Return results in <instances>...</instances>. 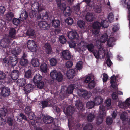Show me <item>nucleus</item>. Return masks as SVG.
Listing matches in <instances>:
<instances>
[{
  "mask_svg": "<svg viewBox=\"0 0 130 130\" xmlns=\"http://www.w3.org/2000/svg\"><path fill=\"white\" fill-rule=\"evenodd\" d=\"M17 83L19 86L23 87L26 83V80L24 78H21L18 80Z\"/></svg>",
  "mask_w": 130,
  "mask_h": 130,
  "instance_id": "473e14b6",
  "label": "nucleus"
},
{
  "mask_svg": "<svg viewBox=\"0 0 130 130\" xmlns=\"http://www.w3.org/2000/svg\"><path fill=\"white\" fill-rule=\"evenodd\" d=\"M52 101L48 99L47 100L43 101L41 102L42 106V108L47 107L51 106L52 105Z\"/></svg>",
  "mask_w": 130,
  "mask_h": 130,
  "instance_id": "aec40b11",
  "label": "nucleus"
},
{
  "mask_svg": "<svg viewBox=\"0 0 130 130\" xmlns=\"http://www.w3.org/2000/svg\"><path fill=\"white\" fill-rule=\"evenodd\" d=\"M1 93L3 96H7L9 95L10 93V90L7 87L3 88L2 90Z\"/></svg>",
  "mask_w": 130,
  "mask_h": 130,
  "instance_id": "b1692460",
  "label": "nucleus"
},
{
  "mask_svg": "<svg viewBox=\"0 0 130 130\" xmlns=\"http://www.w3.org/2000/svg\"><path fill=\"white\" fill-rule=\"evenodd\" d=\"M38 25L40 28L44 30L48 29L50 28L49 25L45 21H39Z\"/></svg>",
  "mask_w": 130,
  "mask_h": 130,
  "instance_id": "4468645a",
  "label": "nucleus"
},
{
  "mask_svg": "<svg viewBox=\"0 0 130 130\" xmlns=\"http://www.w3.org/2000/svg\"><path fill=\"white\" fill-rule=\"evenodd\" d=\"M16 45H14L13 44L10 46V51L9 50V52H11L12 54L14 55H19L21 52V50L19 48L17 47Z\"/></svg>",
  "mask_w": 130,
  "mask_h": 130,
  "instance_id": "9b49d317",
  "label": "nucleus"
},
{
  "mask_svg": "<svg viewBox=\"0 0 130 130\" xmlns=\"http://www.w3.org/2000/svg\"><path fill=\"white\" fill-rule=\"evenodd\" d=\"M7 111L6 108H2L0 110V115L5 116L7 114Z\"/></svg>",
  "mask_w": 130,
  "mask_h": 130,
  "instance_id": "c03bdc74",
  "label": "nucleus"
},
{
  "mask_svg": "<svg viewBox=\"0 0 130 130\" xmlns=\"http://www.w3.org/2000/svg\"><path fill=\"white\" fill-rule=\"evenodd\" d=\"M14 57H9L8 60L6 58L3 60V62L6 66H9L10 64L12 66H15L18 62L17 58V57L14 56Z\"/></svg>",
  "mask_w": 130,
  "mask_h": 130,
  "instance_id": "39448f33",
  "label": "nucleus"
},
{
  "mask_svg": "<svg viewBox=\"0 0 130 130\" xmlns=\"http://www.w3.org/2000/svg\"><path fill=\"white\" fill-rule=\"evenodd\" d=\"M74 88V86L73 85H70L67 89V92L69 94L72 93Z\"/></svg>",
  "mask_w": 130,
  "mask_h": 130,
  "instance_id": "79ce46f5",
  "label": "nucleus"
},
{
  "mask_svg": "<svg viewBox=\"0 0 130 130\" xmlns=\"http://www.w3.org/2000/svg\"><path fill=\"white\" fill-rule=\"evenodd\" d=\"M78 47L77 51L81 53L85 51L87 49V44L81 41L79 43H77Z\"/></svg>",
  "mask_w": 130,
  "mask_h": 130,
  "instance_id": "9d476101",
  "label": "nucleus"
},
{
  "mask_svg": "<svg viewBox=\"0 0 130 130\" xmlns=\"http://www.w3.org/2000/svg\"><path fill=\"white\" fill-rule=\"evenodd\" d=\"M73 64V63L72 61H69L66 63L65 66L67 68H68L72 67Z\"/></svg>",
  "mask_w": 130,
  "mask_h": 130,
  "instance_id": "e2e57ef3",
  "label": "nucleus"
},
{
  "mask_svg": "<svg viewBox=\"0 0 130 130\" xmlns=\"http://www.w3.org/2000/svg\"><path fill=\"white\" fill-rule=\"evenodd\" d=\"M5 25V22L2 20H0V29H2Z\"/></svg>",
  "mask_w": 130,
  "mask_h": 130,
  "instance_id": "0e129e2a",
  "label": "nucleus"
},
{
  "mask_svg": "<svg viewBox=\"0 0 130 130\" xmlns=\"http://www.w3.org/2000/svg\"><path fill=\"white\" fill-rule=\"evenodd\" d=\"M115 39L113 37L109 38L107 41V45L109 47H112L115 45Z\"/></svg>",
  "mask_w": 130,
  "mask_h": 130,
  "instance_id": "bb28decb",
  "label": "nucleus"
},
{
  "mask_svg": "<svg viewBox=\"0 0 130 130\" xmlns=\"http://www.w3.org/2000/svg\"><path fill=\"white\" fill-rule=\"evenodd\" d=\"M94 118L95 116L94 115L90 113L88 115L87 119L89 121L91 122L94 120Z\"/></svg>",
  "mask_w": 130,
  "mask_h": 130,
  "instance_id": "a18cd8bd",
  "label": "nucleus"
},
{
  "mask_svg": "<svg viewBox=\"0 0 130 130\" xmlns=\"http://www.w3.org/2000/svg\"><path fill=\"white\" fill-rule=\"evenodd\" d=\"M59 40L60 42L63 44H64L66 41L65 37L63 35H61L59 36Z\"/></svg>",
  "mask_w": 130,
  "mask_h": 130,
  "instance_id": "de8ad7c7",
  "label": "nucleus"
},
{
  "mask_svg": "<svg viewBox=\"0 0 130 130\" xmlns=\"http://www.w3.org/2000/svg\"><path fill=\"white\" fill-rule=\"evenodd\" d=\"M31 62L32 65L35 67H38L40 64L39 60L37 58H32Z\"/></svg>",
  "mask_w": 130,
  "mask_h": 130,
  "instance_id": "c756f323",
  "label": "nucleus"
},
{
  "mask_svg": "<svg viewBox=\"0 0 130 130\" xmlns=\"http://www.w3.org/2000/svg\"><path fill=\"white\" fill-rule=\"evenodd\" d=\"M108 22L106 20H104L101 23L98 22L94 23L93 25L92 33L94 34H98L99 32L100 27L106 28L108 26Z\"/></svg>",
  "mask_w": 130,
  "mask_h": 130,
  "instance_id": "f03ea898",
  "label": "nucleus"
},
{
  "mask_svg": "<svg viewBox=\"0 0 130 130\" xmlns=\"http://www.w3.org/2000/svg\"><path fill=\"white\" fill-rule=\"evenodd\" d=\"M94 10L96 13H100L101 11V8L100 6L96 5L95 6Z\"/></svg>",
  "mask_w": 130,
  "mask_h": 130,
  "instance_id": "603ef678",
  "label": "nucleus"
},
{
  "mask_svg": "<svg viewBox=\"0 0 130 130\" xmlns=\"http://www.w3.org/2000/svg\"><path fill=\"white\" fill-rule=\"evenodd\" d=\"M7 122L10 126H12L14 122L13 119L11 118H8L7 119Z\"/></svg>",
  "mask_w": 130,
  "mask_h": 130,
  "instance_id": "3c124183",
  "label": "nucleus"
},
{
  "mask_svg": "<svg viewBox=\"0 0 130 130\" xmlns=\"http://www.w3.org/2000/svg\"><path fill=\"white\" fill-rule=\"evenodd\" d=\"M32 7V10L30 12L29 15L30 18H34L36 17L37 12L41 11L42 9L40 4L38 3L33 4Z\"/></svg>",
  "mask_w": 130,
  "mask_h": 130,
  "instance_id": "7ed1b4c3",
  "label": "nucleus"
},
{
  "mask_svg": "<svg viewBox=\"0 0 130 130\" xmlns=\"http://www.w3.org/2000/svg\"><path fill=\"white\" fill-rule=\"evenodd\" d=\"M42 77L40 74H38L35 75L33 78V82L35 83H38L42 80Z\"/></svg>",
  "mask_w": 130,
  "mask_h": 130,
  "instance_id": "cd10ccee",
  "label": "nucleus"
},
{
  "mask_svg": "<svg viewBox=\"0 0 130 130\" xmlns=\"http://www.w3.org/2000/svg\"><path fill=\"white\" fill-rule=\"evenodd\" d=\"M19 75V72L17 70H14L11 73V77L13 80H16L18 77Z\"/></svg>",
  "mask_w": 130,
  "mask_h": 130,
  "instance_id": "5701e85b",
  "label": "nucleus"
},
{
  "mask_svg": "<svg viewBox=\"0 0 130 130\" xmlns=\"http://www.w3.org/2000/svg\"><path fill=\"white\" fill-rule=\"evenodd\" d=\"M34 88V85L30 84H28L23 88V89L26 93H27L31 92Z\"/></svg>",
  "mask_w": 130,
  "mask_h": 130,
  "instance_id": "f3484780",
  "label": "nucleus"
},
{
  "mask_svg": "<svg viewBox=\"0 0 130 130\" xmlns=\"http://www.w3.org/2000/svg\"><path fill=\"white\" fill-rule=\"evenodd\" d=\"M77 23L78 26L80 28L83 27L85 25V22L81 20H79Z\"/></svg>",
  "mask_w": 130,
  "mask_h": 130,
  "instance_id": "4d7b16f0",
  "label": "nucleus"
},
{
  "mask_svg": "<svg viewBox=\"0 0 130 130\" xmlns=\"http://www.w3.org/2000/svg\"><path fill=\"white\" fill-rule=\"evenodd\" d=\"M83 63L82 61H79L78 62L76 65V67L77 70H80L83 68Z\"/></svg>",
  "mask_w": 130,
  "mask_h": 130,
  "instance_id": "37998d69",
  "label": "nucleus"
},
{
  "mask_svg": "<svg viewBox=\"0 0 130 130\" xmlns=\"http://www.w3.org/2000/svg\"><path fill=\"white\" fill-rule=\"evenodd\" d=\"M75 72L74 70L71 69H69L67 72L66 75L68 78L69 79L72 78L75 75Z\"/></svg>",
  "mask_w": 130,
  "mask_h": 130,
  "instance_id": "6ab92c4d",
  "label": "nucleus"
},
{
  "mask_svg": "<svg viewBox=\"0 0 130 130\" xmlns=\"http://www.w3.org/2000/svg\"><path fill=\"white\" fill-rule=\"evenodd\" d=\"M20 21L18 19L14 18L13 19V23L14 24L16 25H19L20 24Z\"/></svg>",
  "mask_w": 130,
  "mask_h": 130,
  "instance_id": "13d9d810",
  "label": "nucleus"
},
{
  "mask_svg": "<svg viewBox=\"0 0 130 130\" xmlns=\"http://www.w3.org/2000/svg\"><path fill=\"white\" fill-rule=\"evenodd\" d=\"M9 44V39L7 38H4L1 40L0 46L3 48H6V50L8 52L9 50L10 51V48L8 47Z\"/></svg>",
  "mask_w": 130,
  "mask_h": 130,
  "instance_id": "1a4fd4ad",
  "label": "nucleus"
},
{
  "mask_svg": "<svg viewBox=\"0 0 130 130\" xmlns=\"http://www.w3.org/2000/svg\"><path fill=\"white\" fill-rule=\"evenodd\" d=\"M62 7H61L60 9L61 10L64 9V14L66 16H69L71 14V12L70 8L68 7H66V5L64 3H62L61 4Z\"/></svg>",
  "mask_w": 130,
  "mask_h": 130,
  "instance_id": "f8f14e48",
  "label": "nucleus"
},
{
  "mask_svg": "<svg viewBox=\"0 0 130 130\" xmlns=\"http://www.w3.org/2000/svg\"><path fill=\"white\" fill-rule=\"evenodd\" d=\"M40 69L41 72L46 73L47 72L48 70L47 65L45 63H42L40 66Z\"/></svg>",
  "mask_w": 130,
  "mask_h": 130,
  "instance_id": "c85d7f7f",
  "label": "nucleus"
},
{
  "mask_svg": "<svg viewBox=\"0 0 130 130\" xmlns=\"http://www.w3.org/2000/svg\"><path fill=\"white\" fill-rule=\"evenodd\" d=\"M95 105L93 101H89L86 104V107L88 109H91L93 108Z\"/></svg>",
  "mask_w": 130,
  "mask_h": 130,
  "instance_id": "ea45409f",
  "label": "nucleus"
},
{
  "mask_svg": "<svg viewBox=\"0 0 130 130\" xmlns=\"http://www.w3.org/2000/svg\"><path fill=\"white\" fill-rule=\"evenodd\" d=\"M14 17V14L12 12L10 11L8 12L5 15L6 18L7 20H10L13 17Z\"/></svg>",
  "mask_w": 130,
  "mask_h": 130,
  "instance_id": "72a5a7b5",
  "label": "nucleus"
},
{
  "mask_svg": "<svg viewBox=\"0 0 130 130\" xmlns=\"http://www.w3.org/2000/svg\"><path fill=\"white\" fill-rule=\"evenodd\" d=\"M103 99L100 96H96L93 99V102L95 105H98L102 103Z\"/></svg>",
  "mask_w": 130,
  "mask_h": 130,
  "instance_id": "412c9836",
  "label": "nucleus"
},
{
  "mask_svg": "<svg viewBox=\"0 0 130 130\" xmlns=\"http://www.w3.org/2000/svg\"><path fill=\"white\" fill-rule=\"evenodd\" d=\"M37 84V87L39 89L42 88L44 86V83L43 82H39L38 83H36Z\"/></svg>",
  "mask_w": 130,
  "mask_h": 130,
  "instance_id": "052dcab7",
  "label": "nucleus"
},
{
  "mask_svg": "<svg viewBox=\"0 0 130 130\" xmlns=\"http://www.w3.org/2000/svg\"><path fill=\"white\" fill-rule=\"evenodd\" d=\"M26 55L25 54H24L23 56L21 59L20 63L22 66H26L27 64L28 63V60L26 59L25 58V57H26Z\"/></svg>",
  "mask_w": 130,
  "mask_h": 130,
  "instance_id": "4be33fe9",
  "label": "nucleus"
},
{
  "mask_svg": "<svg viewBox=\"0 0 130 130\" xmlns=\"http://www.w3.org/2000/svg\"><path fill=\"white\" fill-rule=\"evenodd\" d=\"M25 113L28 115L30 113V112H32L30 109V107L29 106H27L25 108Z\"/></svg>",
  "mask_w": 130,
  "mask_h": 130,
  "instance_id": "774afa93",
  "label": "nucleus"
},
{
  "mask_svg": "<svg viewBox=\"0 0 130 130\" xmlns=\"http://www.w3.org/2000/svg\"><path fill=\"white\" fill-rule=\"evenodd\" d=\"M38 119H42L43 121L45 123L48 124L52 123L53 121V119L52 118L48 116H44L42 115V116H41V118H38Z\"/></svg>",
  "mask_w": 130,
  "mask_h": 130,
  "instance_id": "ddd939ff",
  "label": "nucleus"
},
{
  "mask_svg": "<svg viewBox=\"0 0 130 130\" xmlns=\"http://www.w3.org/2000/svg\"><path fill=\"white\" fill-rule=\"evenodd\" d=\"M73 8L76 11V12H79L80 11V4L78 3L77 5L73 7Z\"/></svg>",
  "mask_w": 130,
  "mask_h": 130,
  "instance_id": "69168bd1",
  "label": "nucleus"
},
{
  "mask_svg": "<svg viewBox=\"0 0 130 130\" xmlns=\"http://www.w3.org/2000/svg\"><path fill=\"white\" fill-rule=\"evenodd\" d=\"M62 56L63 58L66 60L70 59L71 55L69 51L68 50H64L62 52Z\"/></svg>",
  "mask_w": 130,
  "mask_h": 130,
  "instance_id": "dca6fc26",
  "label": "nucleus"
},
{
  "mask_svg": "<svg viewBox=\"0 0 130 130\" xmlns=\"http://www.w3.org/2000/svg\"><path fill=\"white\" fill-rule=\"evenodd\" d=\"M49 61L50 65L52 66L56 65L58 62L57 59L54 58H53L50 59Z\"/></svg>",
  "mask_w": 130,
  "mask_h": 130,
  "instance_id": "c9c22d12",
  "label": "nucleus"
},
{
  "mask_svg": "<svg viewBox=\"0 0 130 130\" xmlns=\"http://www.w3.org/2000/svg\"><path fill=\"white\" fill-rule=\"evenodd\" d=\"M117 78V76L116 77L115 76H113L112 77H111L110 82L112 87L115 90L117 91L118 90L117 86L115 83L116 81V78Z\"/></svg>",
  "mask_w": 130,
  "mask_h": 130,
  "instance_id": "a211bd4d",
  "label": "nucleus"
},
{
  "mask_svg": "<svg viewBox=\"0 0 130 130\" xmlns=\"http://www.w3.org/2000/svg\"><path fill=\"white\" fill-rule=\"evenodd\" d=\"M56 78L55 79L58 81L60 82L62 80L63 76L60 72H58L56 75Z\"/></svg>",
  "mask_w": 130,
  "mask_h": 130,
  "instance_id": "e433bc0d",
  "label": "nucleus"
},
{
  "mask_svg": "<svg viewBox=\"0 0 130 130\" xmlns=\"http://www.w3.org/2000/svg\"><path fill=\"white\" fill-rule=\"evenodd\" d=\"M122 3L123 4H125L127 5L129 13H130V0H124L122 1Z\"/></svg>",
  "mask_w": 130,
  "mask_h": 130,
  "instance_id": "a19ab883",
  "label": "nucleus"
},
{
  "mask_svg": "<svg viewBox=\"0 0 130 130\" xmlns=\"http://www.w3.org/2000/svg\"><path fill=\"white\" fill-rule=\"evenodd\" d=\"M106 115V110L105 107L102 105H101L99 107V114L97 119V123L98 124H101L103 121V117Z\"/></svg>",
  "mask_w": 130,
  "mask_h": 130,
  "instance_id": "20e7f679",
  "label": "nucleus"
},
{
  "mask_svg": "<svg viewBox=\"0 0 130 130\" xmlns=\"http://www.w3.org/2000/svg\"><path fill=\"white\" fill-rule=\"evenodd\" d=\"M92 126L90 124L86 126L84 128V130H91L92 129Z\"/></svg>",
  "mask_w": 130,
  "mask_h": 130,
  "instance_id": "338daca9",
  "label": "nucleus"
},
{
  "mask_svg": "<svg viewBox=\"0 0 130 130\" xmlns=\"http://www.w3.org/2000/svg\"><path fill=\"white\" fill-rule=\"evenodd\" d=\"M28 17V14L26 11L24 10H21L19 18L21 20H25Z\"/></svg>",
  "mask_w": 130,
  "mask_h": 130,
  "instance_id": "393cba45",
  "label": "nucleus"
},
{
  "mask_svg": "<svg viewBox=\"0 0 130 130\" xmlns=\"http://www.w3.org/2000/svg\"><path fill=\"white\" fill-rule=\"evenodd\" d=\"M16 31L15 28H10L9 31V36L11 38L14 37L15 36Z\"/></svg>",
  "mask_w": 130,
  "mask_h": 130,
  "instance_id": "58836bf2",
  "label": "nucleus"
},
{
  "mask_svg": "<svg viewBox=\"0 0 130 130\" xmlns=\"http://www.w3.org/2000/svg\"><path fill=\"white\" fill-rule=\"evenodd\" d=\"M77 92L78 95L80 97H83L86 99H88L91 95V92L80 89L77 90Z\"/></svg>",
  "mask_w": 130,
  "mask_h": 130,
  "instance_id": "0eeeda50",
  "label": "nucleus"
},
{
  "mask_svg": "<svg viewBox=\"0 0 130 130\" xmlns=\"http://www.w3.org/2000/svg\"><path fill=\"white\" fill-rule=\"evenodd\" d=\"M108 20L110 22H112L113 19V14L112 13H110L108 16Z\"/></svg>",
  "mask_w": 130,
  "mask_h": 130,
  "instance_id": "680f3d73",
  "label": "nucleus"
},
{
  "mask_svg": "<svg viewBox=\"0 0 130 130\" xmlns=\"http://www.w3.org/2000/svg\"><path fill=\"white\" fill-rule=\"evenodd\" d=\"M95 84V81L92 80L90 82L88 85V87L90 88H92L94 87Z\"/></svg>",
  "mask_w": 130,
  "mask_h": 130,
  "instance_id": "5fc2aeb1",
  "label": "nucleus"
},
{
  "mask_svg": "<svg viewBox=\"0 0 130 130\" xmlns=\"http://www.w3.org/2000/svg\"><path fill=\"white\" fill-rule=\"evenodd\" d=\"M86 20L88 21H91L93 19V14L91 13H87L86 17Z\"/></svg>",
  "mask_w": 130,
  "mask_h": 130,
  "instance_id": "4c0bfd02",
  "label": "nucleus"
},
{
  "mask_svg": "<svg viewBox=\"0 0 130 130\" xmlns=\"http://www.w3.org/2000/svg\"><path fill=\"white\" fill-rule=\"evenodd\" d=\"M108 36L107 34L106 33H105L103 34L101 36L100 40H98L96 41L95 45L98 46V45L101 48L102 47H103L104 49H105V51L106 52V53L107 52V51L105 50L106 48H104L102 46V43H104L106 42Z\"/></svg>",
  "mask_w": 130,
  "mask_h": 130,
  "instance_id": "423d86ee",
  "label": "nucleus"
},
{
  "mask_svg": "<svg viewBox=\"0 0 130 130\" xmlns=\"http://www.w3.org/2000/svg\"><path fill=\"white\" fill-rule=\"evenodd\" d=\"M45 47L46 49V52L48 54H51L52 53V48L50 44L46 43L45 45Z\"/></svg>",
  "mask_w": 130,
  "mask_h": 130,
  "instance_id": "2f4dec72",
  "label": "nucleus"
},
{
  "mask_svg": "<svg viewBox=\"0 0 130 130\" xmlns=\"http://www.w3.org/2000/svg\"><path fill=\"white\" fill-rule=\"evenodd\" d=\"M99 49V51L94 50V47L92 44H87V48L90 51L92 52L95 57L97 58H100L102 59L104 58L105 56L106 52L103 47L101 48L98 45L97 46Z\"/></svg>",
  "mask_w": 130,
  "mask_h": 130,
  "instance_id": "f257e3e1",
  "label": "nucleus"
},
{
  "mask_svg": "<svg viewBox=\"0 0 130 130\" xmlns=\"http://www.w3.org/2000/svg\"><path fill=\"white\" fill-rule=\"evenodd\" d=\"M52 26L55 28H57L60 25V22L58 20H53L52 22Z\"/></svg>",
  "mask_w": 130,
  "mask_h": 130,
  "instance_id": "7c9ffc66",
  "label": "nucleus"
},
{
  "mask_svg": "<svg viewBox=\"0 0 130 130\" xmlns=\"http://www.w3.org/2000/svg\"><path fill=\"white\" fill-rule=\"evenodd\" d=\"M106 122L108 125H110L112 123L113 120L111 118L108 117L107 118Z\"/></svg>",
  "mask_w": 130,
  "mask_h": 130,
  "instance_id": "bf43d9fd",
  "label": "nucleus"
},
{
  "mask_svg": "<svg viewBox=\"0 0 130 130\" xmlns=\"http://www.w3.org/2000/svg\"><path fill=\"white\" fill-rule=\"evenodd\" d=\"M65 22L68 25H71L73 23V20L72 18L69 17L65 20Z\"/></svg>",
  "mask_w": 130,
  "mask_h": 130,
  "instance_id": "49530a36",
  "label": "nucleus"
},
{
  "mask_svg": "<svg viewBox=\"0 0 130 130\" xmlns=\"http://www.w3.org/2000/svg\"><path fill=\"white\" fill-rule=\"evenodd\" d=\"M58 72L55 70H52L50 74V75L51 78L53 79H55L56 78V76Z\"/></svg>",
  "mask_w": 130,
  "mask_h": 130,
  "instance_id": "f704fd0d",
  "label": "nucleus"
},
{
  "mask_svg": "<svg viewBox=\"0 0 130 130\" xmlns=\"http://www.w3.org/2000/svg\"><path fill=\"white\" fill-rule=\"evenodd\" d=\"M127 113L126 112L123 113L120 116V119L123 121L126 120L127 119L126 116Z\"/></svg>",
  "mask_w": 130,
  "mask_h": 130,
  "instance_id": "6e6d98bb",
  "label": "nucleus"
},
{
  "mask_svg": "<svg viewBox=\"0 0 130 130\" xmlns=\"http://www.w3.org/2000/svg\"><path fill=\"white\" fill-rule=\"evenodd\" d=\"M67 35L68 38L71 40L75 39H78V35L77 32L75 31L68 32L67 33Z\"/></svg>",
  "mask_w": 130,
  "mask_h": 130,
  "instance_id": "2eb2a0df",
  "label": "nucleus"
},
{
  "mask_svg": "<svg viewBox=\"0 0 130 130\" xmlns=\"http://www.w3.org/2000/svg\"><path fill=\"white\" fill-rule=\"evenodd\" d=\"M31 72L30 70H28L25 73V76L26 78H29L31 77Z\"/></svg>",
  "mask_w": 130,
  "mask_h": 130,
  "instance_id": "864d4df0",
  "label": "nucleus"
},
{
  "mask_svg": "<svg viewBox=\"0 0 130 130\" xmlns=\"http://www.w3.org/2000/svg\"><path fill=\"white\" fill-rule=\"evenodd\" d=\"M111 103V100L110 98L106 99L105 101V104L107 107L110 106Z\"/></svg>",
  "mask_w": 130,
  "mask_h": 130,
  "instance_id": "8fccbe9b",
  "label": "nucleus"
},
{
  "mask_svg": "<svg viewBox=\"0 0 130 130\" xmlns=\"http://www.w3.org/2000/svg\"><path fill=\"white\" fill-rule=\"evenodd\" d=\"M118 105L119 107L122 108H125L127 107L126 105L125 104V102H122L121 101H119Z\"/></svg>",
  "mask_w": 130,
  "mask_h": 130,
  "instance_id": "09e8293b",
  "label": "nucleus"
},
{
  "mask_svg": "<svg viewBox=\"0 0 130 130\" xmlns=\"http://www.w3.org/2000/svg\"><path fill=\"white\" fill-rule=\"evenodd\" d=\"M74 108L71 106L67 107L66 111H64L65 114L67 115L71 116L73 113L74 111Z\"/></svg>",
  "mask_w": 130,
  "mask_h": 130,
  "instance_id": "a878e982",
  "label": "nucleus"
},
{
  "mask_svg": "<svg viewBox=\"0 0 130 130\" xmlns=\"http://www.w3.org/2000/svg\"><path fill=\"white\" fill-rule=\"evenodd\" d=\"M27 47L30 51L35 52L37 50V46L35 42L33 40H29L27 43Z\"/></svg>",
  "mask_w": 130,
  "mask_h": 130,
  "instance_id": "6e6552de",
  "label": "nucleus"
}]
</instances>
